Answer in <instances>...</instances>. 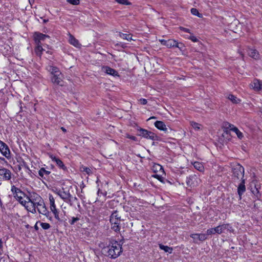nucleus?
I'll list each match as a JSON object with an SVG mask.
<instances>
[{
    "mask_svg": "<svg viewBox=\"0 0 262 262\" xmlns=\"http://www.w3.org/2000/svg\"><path fill=\"white\" fill-rule=\"evenodd\" d=\"M101 245H102V243L100 244L99 246L102 248V253L105 256L111 258H116L119 256L122 252V246L117 241L111 242L106 247H102Z\"/></svg>",
    "mask_w": 262,
    "mask_h": 262,
    "instance_id": "nucleus-1",
    "label": "nucleus"
},
{
    "mask_svg": "<svg viewBox=\"0 0 262 262\" xmlns=\"http://www.w3.org/2000/svg\"><path fill=\"white\" fill-rule=\"evenodd\" d=\"M110 222L111 229L116 232H120L124 226V220L121 218L117 211H114L110 216Z\"/></svg>",
    "mask_w": 262,
    "mask_h": 262,
    "instance_id": "nucleus-2",
    "label": "nucleus"
},
{
    "mask_svg": "<svg viewBox=\"0 0 262 262\" xmlns=\"http://www.w3.org/2000/svg\"><path fill=\"white\" fill-rule=\"evenodd\" d=\"M17 201L19 202L21 206L24 207L28 210L30 207L29 205H32L31 200L24 192L17 189Z\"/></svg>",
    "mask_w": 262,
    "mask_h": 262,
    "instance_id": "nucleus-3",
    "label": "nucleus"
},
{
    "mask_svg": "<svg viewBox=\"0 0 262 262\" xmlns=\"http://www.w3.org/2000/svg\"><path fill=\"white\" fill-rule=\"evenodd\" d=\"M232 173L233 179L234 181L244 179V168L239 164L237 163L233 166Z\"/></svg>",
    "mask_w": 262,
    "mask_h": 262,
    "instance_id": "nucleus-4",
    "label": "nucleus"
},
{
    "mask_svg": "<svg viewBox=\"0 0 262 262\" xmlns=\"http://www.w3.org/2000/svg\"><path fill=\"white\" fill-rule=\"evenodd\" d=\"M137 130L140 133L138 135L142 137L153 141H157L159 139V137L153 132L140 127L138 128Z\"/></svg>",
    "mask_w": 262,
    "mask_h": 262,
    "instance_id": "nucleus-5",
    "label": "nucleus"
},
{
    "mask_svg": "<svg viewBox=\"0 0 262 262\" xmlns=\"http://www.w3.org/2000/svg\"><path fill=\"white\" fill-rule=\"evenodd\" d=\"M200 179L195 174L187 177L186 180L187 187L190 188L197 186L200 184Z\"/></svg>",
    "mask_w": 262,
    "mask_h": 262,
    "instance_id": "nucleus-6",
    "label": "nucleus"
},
{
    "mask_svg": "<svg viewBox=\"0 0 262 262\" xmlns=\"http://www.w3.org/2000/svg\"><path fill=\"white\" fill-rule=\"evenodd\" d=\"M43 202V200L40 196H37L34 200H31L32 205H29L30 207L28 208V211L33 213H36V209L37 208V206H39L40 204H42Z\"/></svg>",
    "mask_w": 262,
    "mask_h": 262,
    "instance_id": "nucleus-7",
    "label": "nucleus"
},
{
    "mask_svg": "<svg viewBox=\"0 0 262 262\" xmlns=\"http://www.w3.org/2000/svg\"><path fill=\"white\" fill-rule=\"evenodd\" d=\"M56 193L65 202H70V198H71V193L70 190L62 188L57 191Z\"/></svg>",
    "mask_w": 262,
    "mask_h": 262,
    "instance_id": "nucleus-8",
    "label": "nucleus"
},
{
    "mask_svg": "<svg viewBox=\"0 0 262 262\" xmlns=\"http://www.w3.org/2000/svg\"><path fill=\"white\" fill-rule=\"evenodd\" d=\"M63 75L60 72H57V73L55 75H53L51 76V81L55 85H58L61 86H63L64 81H63Z\"/></svg>",
    "mask_w": 262,
    "mask_h": 262,
    "instance_id": "nucleus-9",
    "label": "nucleus"
},
{
    "mask_svg": "<svg viewBox=\"0 0 262 262\" xmlns=\"http://www.w3.org/2000/svg\"><path fill=\"white\" fill-rule=\"evenodd\" d=\"M36 209L37 210L39 214H41L46 216L49 220H52V217L50 216V213L48 210L45 202L42 203V204H40V205L37 206V208Z\"/></svg>",
    "mask_w": 262,
    "mask_h": 262,
    "instance_id": "nucleus-10",
    "label": "nucleus"
},
{
    "mask_svg": "<svg viewBox=\"0 0 262 262\" xmlns=\"http://www.w3.org/2000/svg\"><path fill=\"white\" fill-rule=\"evenodd\" d=\"M218 234L224 233L226 231L230 233L233 232L234 230L229 224H224L216 227Z\"/></svg>",
    "mask_w": 262,
    "mask_h": 262,
    "instance_id": "nucleus-11",
    "label": "nucleus"
},
{
    "mask_svg": "<svg viewBox=\"0 0 262 262\" xmlns=\"http://www.w3.org/2000/svg\"><path fill=\"white\" fill-rule=\"evenodd\" d=\"M33 36L36 44H41V41L44 40L47 37H49L47 35L37 32L34 33Z\"/></svg>",
    "mask_w": 262,
    "mask_h": 262,
    "instance_id": "nucleus-12",
    "label": "nucleus"
},
{
    "mask_svg": "<svg viewBox=\"0 0 262 262\" xmlns=\"http://www.w3.org/2000/svg\"><path fill=\"white\" fill-rule=\"evenodd\" d=\"M101 71L106 74L112 75L115 77L119 76L116 70L108 66H103L101 68Z\"/></svg>",
    "mask_w": 262,
    "mask_h": 262,
    "instance_id": "nucleus-13",
    "label": "nucleus"
},
{
    "mask_svg": "<svg viewBox=\"0 0 262 262\" xmlns=\"http://www.w3.org/2000/svg\"><path fill=\"white\" fill-rule=\"evenodd\" d=\"M11 176V173L9 170L5 168L0 169V180H9Z\"/></svg>",
    "mask_w": 262,
    "mask_h": 262,
    "instance_id": "nucleus-14",
    "label": "nucleus"
},
{
    "mask_svg": "<svg viewBox=\"0 0 262 262\" xmlns=\"http://www.w3.org/2000/svg\"><path fill=\"white\" fill-rule=\"evenodd\" d=\"M0 151L6 158H9L10 156V150L7 145L0 140Z\"/></svg>",
    "mask_w": 262,
    "mask_h": 262,
    "instance_id": "nucleus-15",
    "label": "nucleus"
},
{
    "mask_svg": "<svg viewBox=\"0 0 262 262\" xmlns=\"http://www.w3.org/2000/svg\"><path fill=\"white\" fill-rule=\"evenodd\" d=\"M50 158L52 160L56 163L57 166H58L61 169L63 170H67V167L62 162V161L59 159V158H56L55 156L53 155H51L50 156Z\"/></svg>",
    "mask_w": 262,
    "mask_h": 262,
    "instance_id": "nucleus-16",
    "label": "nucleus"
},
{
    "mask_svg": "<svg viewBox=\"0 0 262 262\" xmlns=\"http://www.w3.org/2000/svg\"><path fill=\"white\" fill-rule=\"evenodd\" d=\"M245 184V179H243L241 180L237 187V193L240 198H241L242 195L246 191V187Z\"/></svg>",
    "mask_w": 262,
    "mask_h": 262,
    "instance_id": "nucleus-17",
    "label": "nucleus"
},
{
    "mask_svg": "<svg viewBox=\"0 0 262 262\" xmlns=\"http://www.w3.org/2000/svg\"><path fill=\"white\" fill-rule=\"evenodd\" d=\"M51 211L53 213L55 218L57 220V221L59 223H62L63 222V220L59 217V212L58 210L56 209V206L54 207H50Z\"/></svg>",
    "mask_w": 262,
    "mask_h": 262,
    "instance_id": "nucleus-18",
    "label": "nucleus"
},
{
    "mask_svg": "<svg viewBox=\"0 0 262 262\" xmlns=\"http://www.w3.org/2000/svg\"><path fill=\"white\" fill-rule=\"evenodd\" d=\"M155 126L159 129L166 132L167 128L163 121H157L155 122Z\"/></svg>",
    "mask_w": 262,
    "mask_h": 262,
    "instance_id": "nucleus-19",
    "label": "nucleus"
},
{
    "mask_svg": "<svg viewBox=\"0 0 262 262\" xmlns=\"http://www.w3.org/2000/svg\"><path fill=\"white\" fill-rule=\"evenodd\" d=\"M195 236H197L198 239L200 241H204L207 238V235L206 234L204 233H194L191 234L190 237L194 239H195Z\"/></svg>",
    "mask_w": 262,
    "mask_h": 262,
    "instance_id": "nucleus-20",
    "label": "nucleus"
},
{
    "mask_svg": "<svg viewBox=\"0 0 262 262\" xmlns=\"http://www.w3.org/2000/svg\"><path fill=\"white\" fill-rule=\"evenodd\" d=\"M69 42L76 48L81 47V44L79 42V41L71 34H70Z\"/></svg>",
    "mask_w": 262,
    "mask_h": 262,
    "instance_id": "nucleus-21",
    "label": "nucleus"
},
{
    "mask_svg": "<svg viewBox=\"0 0 262 262\" xmlns=\"http://www.w3.org/2000/svg\"><path fill=\"white\" fill-rule=\"evenodd\" d=\"M51 172L47 170L44 168H41L38 171V174L42 178L46 179L50 174Z\"/></svg>",
    "mask_w": 262,
    "mask_h": 262,
    "instance_id": "nucleus-22",
    "label": "nucleus"
},
{
    "mask_svg": "<svg viewBox=\"0 0 262 262\" xmlns=\"http://www.w3.org/2000/svg\"><path fill=\"white\" fill-rule=\"evenodd\" d=\"M248 54L250 57L254 59H258L259 58V53L255 49H250Z\"/></svg>",
    "mask_w": 262,
    "mask_h": 262,
    "instance_id": "nucleus-23",
    "label": "nucleus"
},
{
    "mask_svg": "<svg viewBox=\"0 0 262 262\" xmlns=\"http://www.w3.org/2000/svg\"><path fill=\"white\" fill-rule=\"evenodd\" d=\"M152 169L155 173L158 171L164 173V169L161 165L158 164H155L152 166Z\"/></svg>",
    "mask_w": 262,
    "mask_h": 262,
    "instance_id": "nucleus-24",
    "label": "nucleus"
},
{
    "mask_svg": "<svg viewBox=\"0 0 262 262\" xmlns=\"http://www.w3.org/2000/svg\"><path fill=\"white\" fill-rule=\"evenodd\" d=\"M252 86L254 90L259 91L261 89V84L258 80H254L252 84Z\"/></svg>",
    "mask_w": 262,
    "mask_h": 262,
    "instance_id": "nucleus-25",
    "label": "nucleus"
},
{
    "mask_svg": "<svg viewBox=\"0 0 262 262\" xmlns=\"http://www.w3.org/2000/svg\"><path fill=\"white\" fill-rule=\"evenodd\" d=\"M119 36L123 39L127 40V41H131L133 39L132 35L130 34H124L121 32L119 33Z\"/></svg>",
    "mask_w": 262,
    "mask_h": 262,
    "instance_id": "nucleus-26",
    "label": "nucleus"
},
{
    "mask_svg": "<svg viewBox=\"0 0 262 262\" xmlns=\"http://www.w3.org/2000/svg\"><path fill=\"white\" fill-rule=\"evenodd\" d=\"M159 248L160 249L164 250L165 252H168L169 253H171L173 251L172 247L164 246L162 244H159Z\"/></svg>",
    "mask_w": 262,
    "mask_h": 262,
    "instance_id": "nucleus-27",
    "label": "nucleus"
},
{
    "mask_svg": "<svg viewBox=\"0 0 262 262\" xmlns=\"http://www.w3.org/2000/svg\"><path fill=\"white\" fill-rule=\"evenodd\" d=\"M36 45L37 47L35 49V52L37 56L40 57L42 54V52L44 51V49L42 48L41 44Z\"/></svg>",
    "mask_w": 262,
    "mask_h": 262,
    "instance_id": "nucleus-28",
    "label": "nucleus"
},
{
    "mask_svg": "<svg viewBox=\"0 0 262 262\" xmlns=\"http://www.w3.org/2000/svg\"><path fill=\"white\" fill-rule=\"evenodd\" d=\"M17 222L19 224L20 228L23 229V227H25L27 229L30 228L29 225L26 222V221H23L22 219H19L17 220ZM30 228H32L30 227Z\"/></svg>",
    "mask_w": 262,
    "mask_h": 262,
    "instance_id": "nucleus-29",
    "label": "nucleus"
},
{
    "mask_svg": "<svg viewBox=\"0 0 262 262\" xmlns=\"http://www.w3.org/2000/svg\"><path fill=\"white\" fill-rule=\"evenodd\" d=\"M194 167L200 171H202L204 170V166L203 164L199 162H194L193 163Z\"/></svg>",
    "mask_w": 262,
    "mask_h": 262,
    "instance_id": "nucleus-30",
    "label": "nucleus"
},
{
    "mask_svg": "<svg viewBox=\"0 0 262 262\" xmlns=\"http://www.w3.org/2000/svg\"><path fill=\"white\" fill-rule=\"evenodd\" d=\"M252 193L255 196L257 200H259L261 194L258 189V188L255 186L253 189L251 190Z\"/></svg>",
    "mask_w": 262,
    "mask_h": 262,
    "instance_id": "nucleus-31",
    "label": "nucleus"
},
{
    "mask_svg": "<svg viewBox=\"0 0 262 262\" xmlns=\"http://www.w3.org/2000/svg\"><path fill=\"white\" fill-rule=\"evenodd\" d=\"M48 71L50 72L52 76L56 75L57 72H60L57 68L53 66H50Z\"/></svg>",
    "mask_w": 262,
    "mask_h": 262,
    "instance_id": "nucleus-32",
    "label": "nucleus"
},
{
    "mask_svg": "<svg viewBox=\"0 0 262 262\" xmlns=\"http://www.w3.org/2000/svg\"><path fill=\"white\" fill-rule=\"evenodd\" d=\"M176 41L174 39H168L167 40V42H166L167 44L166 46L169 48H174L175 47V44H176Z\"/></svg>",
    "mask_w": 262,
    "mask_h": 262,
    "instance_id": "nucleus-33",
    "label": "nucleus"
},
{
    "mask_svg": "<svg viewBox=\"0 0 262 262\" xmlns=\"http://www.w3.org/2000/svg\"><path fill=\"white\" fill-rule=\"evenodd\" d=\"M17 168H18V170L20 171L21 170H23V171L25 173H29V168L25 165H17Z\"/></svg>",
    "mask_w": 262,
    "mask_h": 262,
    "instance_id": "nucleus-34",
    "label": "nucleus"
},
{
    "mask_svg": "<svg viewBox=\"0 0 262 262\" xmlns=\"http://www.w3.org/2000/svg\"><path fill=\"white\" fill-rule=\"evenodd\" d=\"M215 233H217V231L216 227L214 228L209 229L206 231L207 235H211V234H214Z\"/></svg>",
    "mask_w": 262,
    "mask_h": 262,
    "instance_id": "nucleus-35",
    "label": "nucleus"
},
{
    "mask_svg": "<svg viewBox=\"0 0 262 262\" xmlns=\"http://www.w3.org/2000/svg\"><path fill=\"white\" fill-rule=\"evenodd\" d=\"M190 124L192 127L196 130H200L201 129V127L202 126L201 124L195 122H191Z\"/></svg>",
    "mask_w": 262,
    "mask_h": 262,
    "instance_id": "nucleus-36",
    "label": "nucleus"
},
{
    "mask_svg": "<svg viewBox=\"0 0 262 262\" xmlns=\"http://www.w3.org/2000/svg\"><path fill=\"white\" fill-rule=\"evenodd\" d=\"M191 13L193 15H194L195 16H198L200 18L202 17V14L200 13L199 12L198 10L196 8H192L191 9Z\"/></svg>",
    "mask_w": 262,
    "mask_h": 262,
    "instance_id": "nucleus-37",
    "label": "nucleus"
},
{
    "mask_svg": "<svg viewBox=\"0 0 262 262\" xmlns=\"http://www.w3.org/2000/svg\"><path fill=\"white\" fill-rule=\"evenodd\" d=\"M228 98L234 103H237L239 101V99H237L235 96L232 94L229 95Z\"/></svg>",
    "mask_w": 262,
    "mask_h": 262,
    "instance_id": "nucleus-38",
    "label": "nucleus"
},
{
    "mask_svg": "<svg viewBox=\"0 0 262 262\" xmlns=\"http://www.w3.org/2000/svg\"><path fill=\"white\" fill-rule=\"evenodd\" d=\"M233 132H235L238 138L242 139L243 137V134L239 129L236 127L233 128Z\"/></svg>",
    "mask_w": 262,
    "mask_h": 262,
    "instance_id": "nucleus-39",
    "label": "nucleus"
},
{
    "mask_svg": "<svg viewBox=\"0 0 262 262\" xmlns=\"http://www.w3.org/2000/svg\"><path fill=\"white\" fill-rule=\"evenodd\" d=\"M115 1L120 4L124 5H130L132 4L128 0H115Z\"/></svg>",
    "mask_w": 262,
    "mask_h": 262,
    "instance_id": "nucleus-40",
    "label": "nucleus"
},
{
    "mask_svg": "<svg viewBox=\"0 0 262 262\" xmlns=\"http://www.w3.org/2000/svg\"><path fill=\"white\" fill-rule=\"evenodd\" d=\"M11 192L13 196V202L16 199V187L13 185L11 188Z\"/></svg>",
    "mask_w": 262,
    "mask_h": 262,
    "instance_id": "nucleus-41",
    "label": "nucleus"
},
{
    "mask_svg": "<svg viewBox=\"0 0 262 262\" xmlns=\"http://www.w3.org/2000/svg\"><path fill=\"white\" fill-rule=\"evenodd\" d=\"M40 226H41L42 229H44V230H48L51 227L49 223H42V222H40Z\"/></svg>",
    "mask_w": 262,
    "mask_h": 262,
    "instance_id": "nucleus-42",
    "label": "nucleus"
},
{
    "mask_svg": "<svg viewBox=\"0 0 262 262\" xmlns=\"http://www.w3.org/2000/svg\"><path fill=\"white\" fill-rule=\"evenodd\" d=\"M49 201L50 205V207H54L56 206L55 204V200L52 195H49Z\"/></svg>",
    "mask_w": 262,
    "mask_h": 262,
    "instance_id": "nucleus-43",
    "label": "nucleus"
},
{
    "mask_svg": "<svg viewBox=\"0 0 262 262\" xmlns=\"http://www.w3.org/2000/svg\"><path fill=\"white\" fill-rule=\"evenodd\" d=\"M67 2L73 5H77L80 3L79 0H67Z\"/></svg>",
    "mask_w": 262,
    "mask_h": 262,
    "instance_id": "nucleus-44",
    "label": "nucleus"
},
{
    "mask_svg": "<svg viewBox=\"0 0 262 262\" xmlns=\"http://www.w3.org/2000/svg\"><path fill=\"white\" fill-rule=\"evenodd\" d=\"M77 201V198L76 196H73L71 194V198H70V202H67V203L69 204L71 206L73 205V203Z\"/></svg>",
    "mask_w": 262,
    "mask_h": 262,
    "instance_id": "nucleus-45",
    "label": "nucleus"
},
{
    "mask_svg": "<svg viewBox=\"0 0 262 262\" xmlns=\"http://www.w3.org/2000/svg\"><path fill=\"white\" fill-rule=\"evenodd\" d=\"M175 47L179 48L182 50L184 47V45L182 43H179L177 41H176Z\"/></svg>",
    "mask_w": 262,
    "mask_h": 262,
    "instance_id": "nucleus-46",
    "label": "nucleus"
},
{
    "mask_svg": "<svg viewBox=\"0 0 262 262\" xmlns=\"http://www.w3.org/2000/svg\"><path fill=\"white\" fill-rule=\"evenodd\" d=\"M80 220L78 217H72V220L70 221L71 225H74L76 222Z\"/></svg>",
    "mask_w": 262,
    "mask_h": 262,
    "instance_id": "nucleus-47",
    "label": "nucleus"
},
{
    "mask_svg": "<svg viewBox=\"0 0 262 262\" xmlns=\"http://www.w3.org/2000/svg\"><path fill=\"white\" fill-rule=\"evenodd\" d=\"M125 137L127 138L130 139H131V140H132L133 141H137V138L135 136L130 135L128 134H126V135H125Z\"/></svg>",
    "mask_w": 262,
    "mask_h": 262,
    "instance_id": "nucleus-48",
    "label": "nucleus"
},
{
    "mask_svg": "<svg viewBox=\"0 0 262 262\" xmlns=\"http://www.w3.org/2000/svg\"><path fill=\"white\" fill-rule=\"evenodd\" d=\"M152 177L155 178H157L160 181L163 182V178L161 176H160L159 174H155L152 175Z\"/></svg>",
    "mask_w": 262,
    "mask_h": 262,
    "instance_id": "nucleus-49",
    "label": "nucleus"
},
{
    "mask_svg": "<svg viewBox=\"0 0 262 262\" xmlns=\"http://www.w3.org/2000/svg\"><path fill=\"white\" fill-rule=\"evenodd\" d=\"M226 125V127L227 128H229L231 130H232V131H233V128H235L236 127L233 124H231L229 123H227Z\"/></svg>",
    "mask_w": 262,
    "mask_h": 262,
    "instance_id": "nucleus-50",
    "label": "nucleus"
},
{
    "mask_svg": "<svg viewBox=\"0 0 262 262\" xmlns=\"http://www.w3.org/2000/svg\"><path fill=\"white\" fill-rule=\"evenodd\" d=\"M139 101H140V103L142 105H145L147 103V100L144 98H141L140 99H139Z\"/></svg>",
    "mask_w": 262,
    "mask_h": 262,
    "instance_id": "nucleus-51",
    "label": "nucleus"
},
{
    "mask_svg": "<svg viewBox=\"0 0 262 262\" xmlns=\"http://www.w3.org/2000/svg\"><path fill=\"white\" fill-rule=\"evenodd\" d=\"M180 29L184 32H187L189 33H190V31L189 29L183 27H180Z\"/></svg>",
    "mask_w": 262,
    "mask_h": 262,
    "instance_id": "nucleus-52",
    "label": "nucleus"
},
{
    "mask_svg": "<svg viewBox=\"0 0 262 262\" xmlns=\"http://www.w3.org/2000/svg\"><path fill=\"white\" fill-rule=\"evenodd\" d=\"M189 39L192 40L193 42H197L198 41L197 38L193 35L190 36L189 37Z\"/></svg>",
    "mask_w": 262,
    "mask_h": 262,
    "instance_id": "nucleus-53",
    "label": "nucleus"
},
{
    "mask_svg": "<svg viewBox=\"0 0 262 262\" xmlns=\"http://www.w3.org/2000/svg\"><path fill=\"white\" fill-rule=\"evenodd\" d=\"M3 243L2 241V239H0V255H1L3 253Z\"/></svg>",
    "mask_w": 262,
    "mask_h": 262,
    "instance_id": "nucleus-54",
    "label": "nucleus"
},
{
    "mask_svg": "<svg viewBox=\"0 0 262 262\" xmlns=\"http://www.w3.org/2000/svg\"><path fill=\"white\" fill-rule=\"evenodd\" d=\"M39 223L40 224V221H37V222L36 223L35 225H34V229H35V230L36 231H38V229H39V227H38V226H37V224H38V223Z\"/></svg>",
    "mask_w": 262,
    "mask_h": 262,
    "instance_id": "nucleus-55",
    "label": "nucleus"
},
{
    "mask_svg": "<svg viewBox=\"0 0 262 262\" xmlns=\"http://www.w3.org/2000/svg\"><path fill=\"white\" fill-rule=\"evenodd\" d=\"M160 41L161 42V43L163 45H165L166 46V44H167V40H164V39H161V40H160Z\"/></svg>",
    "mask_w": 262,
    "mask_h": 262,
    "instance_id": "nucleus-56",
    "label": "nucleus"
},
{
    "mask_svg": "<svg viewBox=\"0 0 262 262\" xmlns=\"http://www.w3.org/2000/svg\"><path fill=\"white\" fill-rule=\"evenodd\" d=\"M24 69H25V68L23 66H20L19 69H17V71H21L23 72Z\"/></svg>",
    "mask_w": 262,
    "mask_h": 262,
    "instance_id": "nucleus-57",
    "label": "nucleus"
},
{
    "mask_svg": "<svg viewBox=\"0 0 262 262\" xmlns=\"http://www.w3.org/2000/svg\"><path fill=\"white\" fill-rule=\"evenodd\" d=\"M61 130L64 132L66 133L67 132V130L66 128H64L63 127H61Z\"/></svg>",
    "mask_w": 262,
    "mask_h": 262,
    "instance_id": "nucleus-58",
    "label": "nucleus"
},
{
    "mask_svg": "<svg viewBox=\"0 0 262 262\" xmlns=\"http://www.w3.org/2000/svg\"><path fill=\"white\" fill-rule=\"evenodd\" d=\"M48 21V19H43V23H46Z\"/></svg>",
    "mask_w": 262,
    "mask_h": 262,
    "instance_id": "nucleus-59",
    "label": "nucleus"
},
{
    "mask_svg": "<svg viewBox=\"0 0 262 262\" xmlns=\"http://www.w3.org/2000/svg\"><path fill=\"white\" fill-rule=\"evenodd\" d=\"M155 118H156V117H150L149 119H155Z\"/></svg>",
    "mask_w": 262,
    "mask_h": 262,
    "instance_id": "nucleus-60",
    "label": "nucleus"
},
{
    "mask_svg": "<svg viewBox=\"0 0 262 262\" xmlns=\"http://www.w3.org/2000/svg\"><path fill=\"white\" fill-rule=\"evenodd\" d=\"M88 170H90V169H89V168H86V171L87 172H88Z\"/></svg>",
    "mask_w": 262,
    "mask_h": 262,
    "instance_id": "nucleus-61",
    "label": "nucleus"
},
{
    "mask_svg": "<svg viewBox=\"0 0 262 262\" xmlns=\"http://www.w3.org/2000/svg\"><path fill=\"white\" fill-rule=\"evenodd\" d=\"M21 174H22V176H22L23 177H25V175H23V172H21Z\"/></svg>",
    "mask_w": 262,
    "mask_h": 262,
    "instance_id": "nucleus-62",
    "label": "nucleus"
},
{
    "mask_svg": "<svg viewBox=\"0 0 262 262\" xmlns=\"http://www.w3.org/2000/svg\"><path fill=\"white\" fill-rule=\"evenodd\" d=\"M100 192V189H99L98 191V194H99Z\"/></svg>",
    "mask_w": 262,
    "mask_h": 262,
    "instance_id": "nucleus-63",
    "label": "nucleus"
},
{
    "mask_svg": "<svg viewBox=\"0 0 262 262\" xmlns=\"http://www.w3.org/2000/svg\"><path fill=\"white\" fill-rule=\"evenodd\" d=\"M9 197H11V194H9Z\"/></svg>",
    "mask_w": 262,
    "mask_h": 262,
    "instance_id": "nucleus-64",
    "label": "nucleus"
}]
</instances>
